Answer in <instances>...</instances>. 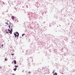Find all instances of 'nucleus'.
Segmentation results:
<instances>
[{"mask_svg":"<svg viewBox=\"0 0 75 75\" xmlns=\"http://www.w3.org/2000/svg\"><path fill=\"white\" fill-rule=\"evenodd\" d=\"M7 21L8 22V21H9L8 20H7Z\"/></svg>","mask_w":75,"mask_h":75,"instance_id":"obj_19","label":"nucleus"},{"mask_svg":"<svg viewBox=\"0 0 75 75\" xmlns=\"http://www.w3.org/2000/svg\"><path fill=\"white\" fill-rule=\"evenodd\" d=\"M17 70V68H15L13 69V70L15 71H16V70Z\"/></svg>","mask_w":75,"mask_h":75,"instance_id":"obj_6","label":"nucleus"},{"mask_svg":"<svg viewBox=\"0 0 75 75\" xmlns=\"http://www.w3.org/2000/svg\"><path fill=\"white\" fill-rule=\"evenodd\" d=\"M11 18L13 20H14V16H12Z\"/></svg>","mask_w":75,"mask_h":75,"instance_id":"obj_4","label":"nucleus"},{"mask_svg":"<svg viewBox=\"0 0 75 75\" xmlns=\"http://www.w3.org/2000/svg\"><path fill=\"white\" fill-rule=\"evenodd\" d=\"M14 35L15 36V37H17L18 38L19 35V33H18V32H16L15 33H14Z\"/></svg>","mask_w":75,"mask_h":75,"instance_id":"obj_1","label":"nucleus"},{"mask_svg":"<svg viewBox=\"0 0 75 75\" xmlns=\"http://www.w3.org/2000/svg\"><path fill=\"white\" fill-rule=\"evenodd\" d=\"M52 73H53V74H54V71H53Z\"/></svg>","mask_w":75,"mask_h":75,"instance_id":"obj_16","label":"nucleus"},{"mask_svg":"<svg viewBox=\"0 0 75 75\" xmlns=\"http://www.w3.org/2000/svg\"><path fill=\"white\" fill-rule=\"evenodd\" d=\"M5 61H7V59L5 58Z\"/></svg>","mask_w":75,"mask_h":75,"instance_id":"obj_13","label":"nucleus"},{"mask_svg":"<svg viewBox=\"0 0 75 75\" xmlns=\"http://www.w3.org/2000/svg\"><path fill=\"white\" fill-rule=\"evenodd\" d=\"M10 26H11V31H13V25L12 24H11L10 25H9V28H10Z\"/></svg>","mask_w":75,"mask_h":75,"instance_id":"obj_3","label":"nucleus"},{"mask_svg":"<svg viewBox=\"0 0 75 75\" xmlns=\"http://www.w3.org/2000/svg\"><path fill=\"white\" fill-rule=\"evenodd\" d=\"M5 24H7V25H8V23H7V22L6 23H5Z\"/></svg>","mask_w":75,"mask_h":75,"instance_id":"obj_11","label":"nucleus"},{"mask_svg":"<svg viewBox=\"0 0 75 75\" xmlns=\"http://www.w3.org/2000/svg\"><path fill=\"white\" fill-rule=\"evenodd\" d=\"M1 45V47L3 48V45H4L3 44Z\"/></svg>","mask_w":75,"mask_h":75,"instance_id":"obj_8","label":"nucleus"},{"mask_svg":"<svg viewBox=\"0 0 75 75\" xmlns=\"http://www.w3.org/2000/svg\"><path fill=\"white\" fill-rule=\"evenodd\" d=\"M53 75H57V73H55Z\"/></svg>","mask_w":75,"mask_h":75,"instance_id":"obj_7","label":"nucleus"},{"mask_svg":"<svg viewBox=\"0 0 75 75\" xmlns=\"http://www.w3.org/2000/svg\"><path fill=\"white\" fill-rule=\"evenodd\" d=\"M24 35H25V34H22V37H23V36H24Z\"/></svg>","mask_w":75,"mask_h":75,"instance_id":"obj_9","label":"nucleus"},{"mask_svg":"<svg viewBox=\"0 0 75 75\" xmlns=\"http://www.w3.org/2000/svg\"><path fill=\"white\" fill-rule=\"evenodd\" d=\"M28 73L29 74H31V72H30V71H29Z\"/></svg>","mask_w":75,"mask_h":75,"instance_id":"obj_15","label":"nucleus"},{"mask_svg":"<svg viewBox=\"0 0 75 75\" xmlns=\"http://www.w3.org/2000/svg\"><path fill=\"white\" fill-rule=\"evenodd\" d=\"M0 68L1 69V68H2L1 67Z\"/></svg>","mask_w":75,"mask_h":75,"instance_id":"obj_20","label":"nucleus"},{"mask_svg":"<svg viewBox=\"0 0 75 75\" xmlns=\"http://www.w3.org/2000/svg\"><path fill=\"white\" fill-rule=\"evenodd\" d=\"M11 55H14V53H13V54H11Z\"/></svg>","mask_w":75,"mask_h":75,"instance_id":"obj_12","label":"nucleus"},{"mask_svg":"<svg viewBox=\"0 0 75 75\" xmlns=\"http://www.w3.org/2000/svg\"><path fill=\"white\" fill-rule=\"evenodd\" d=\"M7 21V20L6 19V21Z\"/></svg>","mask_w":75,"mask_h":75,"instance_id":"obj_18","label":"nucleus"},{"mask_svg":"<svg viewBox=\"0 0 75 75\" xmlns=\"http://www.w3.org/2000/svg\"><path fill=\"white\" fill-rule=\"evenodd\" d=\"M15 68H17V67H18V66H15Z\"/></svg>","mask_w":75,"mask_h":75,"instance_id":"obj_10","label":"nucleus"},{"mask_svg":"<svg viewBox=\"0 0 75 75\" xmlns=\"http://www.w3.org/2000/svg\"><path fill=\"white\" fill-rule=\"evenodd\" d=\"M8 31H10V29H8Z\"/></svg>","mask_w":75,"mask_h":75,"instance_id":"obj_14","label":"nucleus"},{"mask_svg":"<svg viewBox=\"0 0 75 75\" xmlns=\"http://www.w3.org/2000/svg\"><path fill=\"white\" fill-rule=\"evenodd\" d=\"M13 62L14 64H16V60H14L13 61Z\"/></svg>","mask_w":75,"mask_h":75,"instance_id":"obj_5","label":"nucleus"},{"mask_svg":"<svg viewBox=\"0 0 75 75\" xmlns=\"http://www.w3.org/2000/svg\"><path fill=\"white\" fill-rule=\"evenodd\" d=\"M4 32L5 33H10L11 34H12V32H11V31H10L9 32H8V30H5L4 31Z\"/></svg>","mask_w":75,"mask_h":75,"instance_id":"obj_2","label":"nucleus"},{"mask_svg":"<svg viewBox=\"0 0 75 75\" xmlns=\"http://www.w3.org/2000/svg\"><path fill=\"white\" fill-rule=\"evenodd\" d=\"M12 75H15V74H13Z\"/></svg>","mask_w":75,"mask_h":75,"instance_id":"obj_17","label":"nucleus"}]
</instances>
